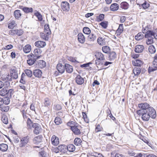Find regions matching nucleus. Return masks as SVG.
Returning a JSON list of instances; mask_svg holds the SVG:
<instances>
[{"label":"nucleus","instance_id":"obj_40","mask_svg":"<svg viewBox=\"0 0 157 157\" xmlns=\"http://www.w3.org/2000/svg\"><path fill=\"white\" fill-rule=\"evenodd\" d=\"M44 32L45 33L46 32L47 34H51V32L48 25L47 24L45 25Z\"/></svg>","mask_w":157,"mask_h":157},{"label":"nucleus","instance_id":"obj_63","mask_svg":"<svg viewBox=\"0 0 157 157\" xmlns=\"http://www.w3.org/2000/svg\"><path fill=\"white\" fill-rule=\"evenodd\" d=\"M40 157H48V155L45 154L44 151H41L39 152Z\"/></svg>","mask_w":157,"mask_h":157},{"label":"nucleus","instance_id":"obj_19","mask_svg":"<svg viewBox=\"0 0 157 157\" xmlns=\"http://www.w3.org/2000/svg\"><path fill=\"white\" fill-rule=\"evenodd\" d=\"M71 130L75 135H78L81 134V131L78 128L77 126H71Z\"/></svg>","mask_w":157,"mask_h":157},{"label":"nucleus","instance_id":"obj_18","mask_svg":"<svg viewBox=\"0 0 157 157\" xmlns=\"http://www.w3.org/2000/svg\"><path fill=\"white\" fill-rule=\"evenodd\" d=\"M132 64L135 66L141 67L143 65V62L140 60L136 59L132 61Z\"/></svg>","mask_w":157,"mask_h":157},{"label":"nucleus","instance_id":"obj_23","mask_svg":"<svg viewBox=\"0 0 157 157\" xmlns=\"http://www.w3.org/2000/svg\"><path fill=\"white\" fill-rule=\"evenodd\" d=\"M42 72L39 69H36L33 71L34 75L36 77L40 78L42 75Z\"/></svg>","mask_w":157,"mask_h":157},{"label":"nucleus","instance_id":"obj_55","mask_svg":"<svg viewBox=\"0 0 157 157\" xmlns=\"http://www.w3.org/2000/svg\"><path fill=\"white\" fill-rule=\"evenodd\" d=\"M55 122L57 125H59L62 123V121L59 117H56L55 119Z\"/></svg>","mask_w":157,"mask_h":157},{"label":"nucleus","instance_id":"obj_16","mask_svg":"<svg viewBox=\"0 0 157 157\" xmlns=\"http://www.w3.org/2000/svg\"><path fill=\"white\" fill-rule=\"evenodd\" d=\"M144 49V47L143 45H137L135 47V51L138 53L142 52Z\"/></svg>","mask_w":157,"mask_h":157},{"label":"nucleus","instance_id":"obj_9","mask_svg":"<svg viewBox=\"0 0 157 157\" xmlns=\"http://www.w3.org/2000/svg\"><path fill=\"white\" fill-rule=\"evenodd\" d=\"M157 69V58L154 59L153 62L152 66L149 67L148 69L149 72L153 71L156 70Z\"/></svg>","mask_w":157,"mask_h":157},{"label":"nucleus","instance_id":"obj_41","mask_svg":"<svg viewBox=\"0 0 157 157\" xmlns=\"http://www.w3.org/2000/svg\"><path fill=\"white\" fill-rule=\"evenodd\" d=\"M128 4L126 2H123L121 4V7L125 10H126L128 8Z\"/></svg>","mask_w":157,"mask_h":157},{"label":"nucleus","instance_id":"obj_37","mask_svg":"<svg viewBox=\"0 0 157 157\" xmlns=\"http://www.w3.org/2000/svg\"><path fill=\"white\" fill-rule=\"evenodd\" d=\"M141 72V69L140 67H135L133 70V72L135 75H138Z\"/></svg>","mask_w":157,"mask_h":157},{"label":"nucleus","instance_id":"obj_60","mask_svg":"<svg viewBox=\"0 0 157 157\" xmlns=\"http://www.w3.org/2000/svg\"><path fill=\"white\" fill-rule=\"evenodd\" d=\"M147 112V111L146 110H143V109H141L137 111V113L139 115V116H142V115L143 114H144V113H146Z\"/></svg>","mask_w":157,"mask_h":157},{"label":"nucleus","instance_id":"obj_5","mask_svg":"<svg viewBox=\"0 0 157 157\" xmlns=\"http://www.w3.org/2000/svg\"><path fill=\"white\" fill-rule=\"evenodd\" d=\"M27 57L29 59L27 60V62L30 66L33 65L37 60L36 58H34L30 54L28 55Z\"/></svg>","mask_w":157,"mask_h":157},{"label":"nucleus","instance_id":"obj_61","mask_svg":"<svg viewBox=\"0 0 157 157\" xmlns=\"http://www.w3.org/2000/svg\"><path fill=\"white\" fill-rule=\"evenodd\" d=\"M14 91L13 89H10L9 90H8L6 95L9 96L11 97Z\"/></svg>","mask_w":157,"mask_h":157},{"label":"nucleus","instance_id":"obj_1","mask_svg":"<svg viewBox=\"0 0 157 157\" xmlns=\"http://www.w3.org/2000/svg\"><path fill=\"white\" fill-rule=\"evenodd\" d=\"M148 111L146 113H144L141 117L142 119L144 121H148L150 117L154 119L156 117V113L155 110L153 108H150Z\"/></svg>","mask_w":157,"mask_h":157},{"label":"nucleus","instance_id":"obj_57","mask_svg":"<svg viewBox=\"0 0 157 157\" xmlns=\"http://www.w3.org/2000/svg\"><path fill=\"white\" fill-rule=\"evenodd\" d=\"M2 120L3 123L6 124H7L8 123V118L5 116H4L2 117Z\"/></svg>","mask_w":157,"mask_h":157},{"label":"nucleus","instance_id":"obj_42","mask_svg":"<svg viewBox=\"0 0 157 157\" xmlns=\"http://www.w3.org/2000/svg\"><path fill=\"white\" fill-rule=\"evenodd\" d=\"M17 25L15 21H12L10 22L8 25V28L10 29H13Z\"/></svg>","mask_w":157,"mask_h":157},{"label":"nucleus","instance_id":"obj_10","mask_svg":"<svg viewBox=\"0 0 157 157\" xmlns=\"http://www.w3.org/2000/svg\"><path fill=\"white\" fill-rule=\"evenodd\" d=\"M10 74L11 78L14 79H16L18 78L17 71L15 69H11Z\"/></svg>","mask_w":157,"mask_h":157},{"label":"nucleus","instance_id":"obj_32","mask_svg":"<svg viewBox=\"0 0 157 157\" xmlns=\"http://www.w3.org/2000/svg\"><path fill=\"white\" fill-rule=\"evenodd\" d=\"M8 89L5 87H4L0 90V95L2 96H4L7 94Z\"/></svg>","mask_w":157,"mask_h":157},{"label":"nucleus","instance_id":"obj_34","mask_svg":"<svg viewBox=\"0 0 157 157\" xmlns=\"http://www.w3.org/2000/svg\"><path fill=\"white\" fill-rule=\"evenodd\" d=\"M147 33L145 34V37L147 38H149L150 37H152V36H154V33L151 30H148Z\"/></svg>","mask_w":157,"mask_h":157},{"label":"nucleus","instance_id":"obj_31","mask_svg":"<svg viewBox=\"0 0 157 157\" xmlns=\"http://www.w3.org/2000/svg\"><path fill=\"white\" fill-rule=\"evenodd\" d=\"M43 137L41 135H39L34 139V141L35 143H39L41 142L42 140Z\"/></svg>","mask_w":157,"mask_h":157},{"label":"nucleus","instance_id":"obj_21","mask_svg":"<svg viewBox=\"0 0 157 157\" xmlns=\"http://www.w3.org/2000/svg\"><path fill=\"white\" fill-rule=\"evenodd\" d=\"M57 149L58 150L62 153L67 152V146L65 145H61L58 146Z\"/></svg>","mask_w":157,"mask_h":157},{"label":"nucleus","instance_id":"obj_28","mask_svg":"<svg viewBox=\"0 0 157 157\" xmlns=\"http://www.w3.org/2000/svg\"><path fill=\"white\" fill-rule=\"evenodd\" d=\"M75 149V147L73 144H70L67 146V151L68 150L70 152H73Z\"/></svg>","mask_w":157,"mask_h":157},{"label":"nucleus","instance_id":"obj_44","mask_svg":"<svg viewBox=\"0 0 157 157\" xmlns=\"http://www.w3.org/2000/svg\"><path fill=\"white\" fill-rule=\"evenodd\" d=\"M117 55L115 52H111L109 56V58L110 59H115Z\"/></svg>","mask_w":157,"mask_h":157},{"label":"nucleus","instance_id":"obj_38","mask_svg":"<svg viewBox=\"0 0 157 157\" xmlns=\"http://www.w3.org/2000/svg\"><path fill=\"white\" fill-rule=\"evenodd\" d=\"M82 142L81 139L79 138H75L74 141V144L77 146L81 145Z\"/></svg>","mask_w":157,"mask_h":157},{"label":"nucleus","instance_id":"obj_20","mask_svg":"<svg viewBox=\"0 0 157 157\" xmlns=\"http://www.w3.org/2000/svg\"><path fill=\"white\" fill-rule=\"evenodd\" d=\"M65 67L66 71L67 73H71L72 72L73 68L71 66L68 64L66 63L65 64Z\"/></svg>","mask_w":157,"mask_h":157},{"label":"nucleus","instance_id":"obj_35","mask_svg":"<svg viewBox=\"0 0 157 157\" xmlns=\"http://www.w3.org/2000/svg\"><path fill=\"white\" fill-rule=\"evenodd\" d=\"M43 104L44 106L48 107L51 105L50 100L48 98H45L44 100Z\"/></svg>","mask_w":157,"mask_h":157},{"label":"nucleus","instance_id":"obj_17","mask_svg":"<svg viewBox=\"0 0 157 157\" xmlns=\"http://www.w3.org/2000/svg\"><path fill=\"white\" fill-rule=\"evenodd\" d=\"M78 39L79 42L81 44L84 43L85 41V39L82 33H79L78 35Z\"/></svg>","mask_w":157,"mask_h":157},{"label":"nucleus","instance_id":"obj_54","mask_svg":"<svg viewBox=\"0 0 157 157\" xmlns=\"http://www.w3.org/2000/svg\"><path fill=\"white\" fill-rule=\"evenodd\" d=\"M103 128L102 127H100L99 124L97 125L95 128V131L97 133L102 130Z\"/></svg>","mask_w":157,"mask_h":157},{"label":"nucleus","instance_id":"obj_15","mask_svg":"<svg viewBox=\"0 0 157 157\" xmlns=\"http://www.w3.org/2000/svg\"><path fill=\"white\" fill-rule=\"evenodd\" d=\"M35 45L37 47L41 48H43L46 45L45 42L42 41H38L35 43Z\"/></svg>","mask_w":157,"mask_h":157},{"label":"nucleus","instance_id":"obj_4","mask_svg":"<svg viewBox=\"0 0 157 157\" xmlns=\"http://www.w3.org/2000/svg\"><path fill=\"white\" fill-rule=\"evenodd\" d=\"M23 33V31L21 29L11 30L9 32V34L11 35H17L20 36Z\"/></svg>","mask_w":157,"mask_h":157},{"label":"nucleus","instance_id":"obj_33","mask_svg":"<svg viewBox=\"0 0 157 157\" xmlns=\"http://www.w3.org/2000/svg\"><path fill=\"white\" fill-rule=\"evenodd\" d=\"M31 46L29 44L26 45L23 48V51L25 53H28L30 52L31 50Z\"/></svg>","mask_w":157,"mask_h":157},{"label":"nucleus","instance_id":"obj_51","mask_svg":"<svg viewBox=\"0 0 157 157\" xmlns=\"http://www.w3.org/2000/svg\"><path fill=\"white\" fill-rule=\"evenodd\" d=\"M102 50L105 53H107L109 52L110 49L109 47L107 46H105L102 47Z\"/></svg>","mask_w":157,"mask_h":157},{"label":"nucleus","instance_id":"obj_24","mask_svg":"<svg viewBox=\"0 0 157 157\" xmlns=\"http://www.w3.org/2000/svg\"><path fill=\"white\" fill-rule=\"evenodd\" d=\"M123 25L122 24H120L119 27L116 31V34L117 35H120L123 32Z\"/></svg>","mask_w":157,"mask_h":157},{"label":"nucleus","instance_id":"obj_13","mask_svg":"<svg viewBox=\"0 0 157 157\" xmlns=\"http://www.w3.org/2000/svg\"><path fill=\"white\" fill-rule=\"evenodd\" d=\"M57 69L59 73L62 74L65 71V65L59 63L57 65Z\"/></svg>","mask_w":157,"mask_h":157},{"label":"nucleus","instance_id":"obj_7","mask_svg":"<svg viewBox=\"0 0 157 157\" xmlns=\"http://www.w3.org/2000/svg\"><path fill=\"white\" fill-rule=\"evenodd\" d=\"M138 107L140 109H143L144 110H146L147 112L148 111L149 109L151 108L149 107V105L147 103H140L138 104Z\"/></svg>","mask_w":157,"mask_h":157},{"label":"nucleus","instance_id":"obj_11","mask_svg":"<svg viewBox=\"0 0 157 157\" xmlns=\"http://www.w3.org/2000/svg\"><path fill=\"white\" fill-rule=\"evenodd\" d=\"M137 1L138 4L142 6L144 9L147 8L149 6V4H147L145 0H137Z\"/></svg>","mask_w":157,"mask_h":157},{"label":"nucleus","instance_id":"obj_64","mask_svg":"<svg viewBox=\"0 0 157 157\" xmlns=\"http://www.w3.org/2000/svg\"><path fill=\"white\" fill-rule=\"evenodd\" d=\"M100 62V64L101 63V64L102 65H104L105 66H106L110 64L111 63L109 62H102L101 61H99V62Z\"/></svg>","mask_w":157,"mask_h":157},{"label":"nucleus","instance_id":"obj_26","mask_svg":"<svg viewBox=\"0 0 157 157\" xmlns=\"http://www.w3.org/2000/svg\"><path fill=\"white\" fill-rule=\"evenodd\" d=\"M8 149V146L5 144H0V150L2 151H6Z\"/></svg>","mask_w":157,"mask_h":157},{"label":"nucleus","instance_id":"obj_52","mask_svg":"<svg viewBox=\"0 0 157 157\" xmlns=\"http://www.w3.org/2000/svg\"><path fill=\"white\" fill-rule=\"evenodd\" d=\"M96 39L95 35L93 34H90L88 36V39L90 41H93Z\"/></svg>","mask_w":157,"mask_h":157},{"label":"nucleus","instance_id":"obj_30","mask_svg":"<svg viewBox=\"0 0 157 157\" xmlns=\"http://www.w3.org/2000/svg\"><path fill=\"white\" fill-rule=\"evenodd\" d=\"M95 56L97 59L99 60H103L104 59L103 54L101 52H97Z\"/></svg>","mask_w":157,"mask_h":157},{"label":"nucleus","instance_id":"obj_45","mask_svg":"<svg viewBox=\"0 0 157 157\" xmlns=\"http://www.w3.org/2000/svg\"><path fill=\"white\" fill-rule=\"evenodd\" d=\"M41 128L40 126L37 127H35V128H34L33 132L34 133L36 134H39L41 132Z\"/></svg>","mask_w":157,"mask_h":157},{"label":"nucleus","instance_id":"obj_47","mask_svg":"<svg viewBox=\"0 0 157 157\" xmlns=\"http://www.w3.org/2000/svg\"><path fill=\"white\" fill-rule=\"evenodd\" d=\"M1 110L2 112H7L9 109V107L7 105L3 106L0 107Z\"/></svg>","mask_w":157,"mask_h":157},{"label":"nucleus","instance_id":"obj_56","mask_svg":"<svg viewBox=\"0 0 157 157\" xmlns=\"http://www.w3.org/2000/svg\"><path fill=\"white\" fill-rule=\"evenodd\" d=\"M99 24L103 28L106 29L108 26V22L106 21H103L100 23Z\"/></svg>","mask_w":157,"mask_h":157},{"label":"nucleus","instance_id":"obj_8","mask_svg":"<svg viewBox=\"0 0 157 157\" xmlns=\"http://www.w3.org/2000/svg\"><path fill=\"white\" fill-rule=\"evenodd\" d=\"M52 144L55 146L58 145L59 144V139L58 137L53 135L51 139Z\"/></svg>","mask_w":157,"mask_h":157},{"label":"nucleus","instance_id":"obj_6","mask_svg":"<svg viewBox=\"0 0 157 157\" xmlns=\"http://www.w3.org/2000/svg\"><path fill=\"white\" fill-rule=\"evenodd\" d=\"M61 8L63 11H68L70 9L69 3L67 2H62L61 4Z\"/></svg>","mask_w":157,"mask_h":157},{"label":"nucleus","instance_id":"obj_25","mask_svg":"<svg viewBox=\"0 0 157 157\" xmlns=\"http://www.w3.org/2000/svg\"><path fill=\"white\" fill-rule=\"evenodd\" d=\"M119 8L118 4L116 3L112 4L110 6V9L111 11H115L117 10Z\"/></svg>","mask_w":157,"mask_h":157},{"label":"nucleus","instance_id":"obj_12","mask_svg":"<svg viewBox=\"0 0 157 157\" xmlns=\"http://www.w3.org/2000/svg\"><path fill=\"white\" fill-rule=\"evenodd\" d=\"M36 65L38 67L42 68L45 67L46 63L43 60H39L37 61Z\"/></svg>","mask_w":157,"mask_h":157},{"label":"nucleus","instance_id":"obj_48","mask_svg":"<svg viewBox=\"0 0 157 157\" xmlns=\"http://www.w3.org/2000/svg\"><path fill=\"white\" fill-rule=\"evenodd\" d=\"M149 52L151 54L154 53L156 51V49L153 45H151L148 48Z\"/></svg>","mask_w":157,"mask_h":157},{"label":"nucleus","instance_id":"obj_62","mask_svg":"<svg viewBox=\"0 0 157 157\" xmlns=\"http://www.w3.org/2000/svg\"><path fill=\"white\" fill-rule=\"evenodd\" d=\"M150 26L147 25L144 28L142 29V32L144 33H146L148 31V30L149 29Z\"/></svg>","mask_w":157,"mask_h":157},{"label":"nucleus","instance_id":"obj_39","mask_svg":"<svg viewBox=\"0 0 157 157\" xmlns=\"http://www.w3.org/2000/svg\"><path fill=\"white\" fill-rule=\"evenodd\" d=\"M144 37L143 35L141 33H139L135 36V39L137 40H141Z\"/></svg>","mask_w":157,"mask_h":157},{"label":"nucleus","instance_id":"obj_29","mask_svg":"<svg viewBox=\"0 0 157 157\" xmlns=\"http://www.w3.org/2000/svg\"><path fill=\"white\" fill-rule=\"evenodd\" d=\"M97 42L99 44L101 45H105V38L102 37H100L98 39Z\"/></svg>","mask_w":157,"mask_h":157},{"label":"nucleus","instance_id":"obj_50","mask_svg":"<svg viewBox=\"0 0 157 157\" xmlns=\"http://www.w3.org/2000/svg\"><path fill=\"white\" fill-rule=\"evenodd\" d=\"M83 31L86 34H90L91 32L90 29L88 27H84L83 29Z\"/></svg>","mask_w":157,"mask_h":157},{"label":"nucleus","instance_id":"obj_36","mask_svg":"<svg viewBox=\"0 0 157 157\" xmlns=\"http://www.w3.org/2000/svg\"><path fill=\"white\" fill-rule=\"evenodd\" d=\"M23 11L26 13H32L33 11V9L32 8L27 7H24L22 8Z\"/></svg>","mask_w":157,"mask_h":157},{"label":"nucleus","instance_id":"obj_59","mask_svg":"<svg viewBox=\"0 0 157 157\" xmlns=\"http://www.w3.org/2000/svg\"><path fill=\"white\" fill-rule=\"evenodd\" d=\"M3 104L6 105L8 104L10 102V99L8 97H6L3 99Z\"/></svg>","mask_w":157,"mask_h":157},{"label":"nucleus","instance_id":"obj_22","mask_svg":"<svg viewBox=\"0 0 157 157\" xmlns=\"http://www.w3.org/2000/svg\"><path fill=\"white\" fill-rule=\"evenodd\" d=\"M21 15V11L20 10H15L14 12V16L15 18L17 19H19Z\"/></svg>","mask_w":157,"mask_h":157},{"label":"nucleus","instance_id":"obj_58","mask_svg":"<svg viewBox=\"0 0 157 157\" xmlns=\"http://www.w3.org/2000/svg\"><path fill=\"white\" fill-rule=\"evenodd\" d=\"M147 40H146V43L147 44H151L153 43V37H150L149 38H147Z\"/></svg>","mask_w":157,"mask_h":157},{"label":"nucleus","instance_id":"obj_53","mask_svg":"<svg viewBox=\"0 0 157 157\" xmlns=\"http://www.w3.org/2000/svg\"><path fill=\"white\" fill-rule=\"evenodd\" d=\"M25 72L28 77H31L32 76V72L31 70L27 69L25 71Z\"/></svg>","mask_w":157,"mask_h":157},{"label":"nucleus","instance_id":"obj_49","mask_svg":"<svg viewBox=\"0 0 157 157\" xmlns=\"http://www.w3.org/2000/svg\"><path fill=\"white\" fill-rule=\"evenodd\" d=\"M104 17V15L103 14H101L99 16L97 17V21L98 22L101 21L103 20Z\"/></svg>","mask_w":157,"mask_h":157},{"label":"nucleus","instance_id":"obj_3","mask_svg":"<svg viewBox=\"0 0 157 157\" xmlns=\"http://www.w3.org/2000/svg\"><path fill=\"white\" fill-rule=\"evenodd\" d=\"M29 140V137L27 136L22 138L20 140L19 146L20 147H23L28 143Z\"/></svg>","mask_w":157,"mask_h":157},{"label":"nucleus","instance_id":"obj_27","mask_svg":"<svg viewBox=\"0 0 157 157\" xmlns=\"http://www.w3.org/2000/svg\"><path fill=\"white\" fill-rule=\"evenodd\" d=\"M50 34H47L46 32L45 33L44 31L43 33H40V36L41 38L46 40H48L49 37V36Z\"/></svg>","mask_w":157,"mask_h":157},{"label":"nucleus","instance_id":"obj_43","mask_svg":"<svg viewBox=\"0 0 157 157\" xmlns=\"http://www.w3.org/2000/svg\"><path fill=\"white\" fill-rule=\"evenodd\" d=\"M27 123V128L29 129H31L32 128L33 123L29 118L28 119Z\"/></svg>","mask_w":157,"mask_h":157},{"label":"nucleus","instance_id":"obj_2","mask_svg":"<svg viewBox=\"0 0 157 157\" xmlns=\"http://www.w3.org/2000/svg\"><path fill=\"white\" fill-rule=\"evenodd\" d=\"M42 52V51L40 48L35 49L34 51V54H30L33 56L34 58H36L37 59L39 58L41 56V54Z\"/></svg>","mask_w":157,"mask_h":157},{"label":"nucleus","instance_id":"obj_46","mask_svg":"<svg viewBox=\"0 0 157 157\" xmlns=\"http://www.w3.org/2000/svg\"><path fill=\"white\" fill-rule=\"evenodd\" d=\"M35 15L39 21H42L43 19L42 16L40 13L37 11L35 13Z\"/></svg>","mask_w":157,"mask_h":157},{"label":"nucleus","instance_id":"obj_14","mask_svg":"<svg viewBox=\"0 0 157 157\" xmlns=\"http://www.w3.org/2000/svg\"><path fill=\"white\" fill-rule=\"evenodd\" d=\"M75 79L76 83L78 85H82L84 82L83 78L79 75H78L75 78Z\"/></svg>","mask_w":157,"mask_h":157}]
</instances>
